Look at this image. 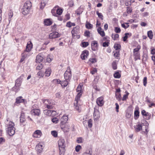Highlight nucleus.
Here are the masks:
<instances>
[{"label":"nucleus","mask_w":155,"mask_h":155,"mask_svg":"<svg viewBox=\"0 0 155 155\" xmlns=\"http://www.w3.org/2000/svg\"><path fill=\"white\" fill-rule=\"evenodd\" d=\"M82 85L79 84L77 88V91L78 92L75 97V101L74 103V105L75 108L76 110L78 112H80L81 111L80 106L81 105V101L80 100V98L81 97L82 91Z\"/></svg>","instance_id":"f257e3e1"},{"label":"nucleus","mask_w":155,"mask_h":155,"mask_svg":"<svg viewBox=\"0 0 155 155\" xmlns=\"http://www.w3.org/2000/svg\"><path fill=\"white\" fill-rule=\"evenodd\" d=\"M6 127H7V131L10 136L13 135L15 133V128L14 127V123L12 121H9L8 119H7L5 121Z\"/></svg>","instance_id":"f03ea898"},{"label":"nucleus","mask_w":155,"mask_h":155,"mask_svg":"<svg viewBox=\"0 0 155 155\" xmlns=\"http://www.w3.org/2000/svg\"><path fill=\"white\" fill-rule=\"evenodd\" d=\"M60 155H64L65 151V142L63 139H61L58 142Z\"/></svg>","instance_id":"7ed1b4c3"},{"label":"nucleus","mask_w":155,"mask_h":155,"mask_svg":"<svg viewBox=\"0 0 155 155\" xmlns=\"http://www.w3.org/2000/svg\"><path fill=\"white\" fill-rule=\"evenodd\" d=\"M64 76L65 80L69 81L71 79V73L70 67H68L67 70L64 73Z\"/></svg>","instance_id":"20e7f679"},{"label":"nucleus","mask_w":155,"mask_h":155,"mask_svg":"<svg viewBox=\"0 0 155 155\" xmlns=\"http://www.w3.org/2000/svg\"><path fill=\"white\" fill-rule=\"evenodd\" d=\"M79 33V27L78 26H76L71 31V33L72 37L74 38L76 36L78 38H79L80 37V35H78V34Z\"/></svg>","instance_id":"39448f33"},{"label":"nucleus","mask_w":155,"mask_h":155,"mask_svg":"<svg viewBox=\"0 0 155 155\" xmlns=\"http://www.w3.org/2000/svg\"><path fill=\"white\" fill-rule=\"evenodd\" d=\"M94 120H97L100 117V113L95 108H94Z\"/></svg>","instance_id":"423d86ee"},{"label":"nucleus","mask_w":155,"mask_h":155,"mask_svg":"<svg viewBox=\"0 0 155 155\" xmlns=\"http://www.w3.org/2000/svg\"><path fill=\"white\" fill-rule=\"evenodd\" d=\"M23 76H21L19 78H18L15 81V87H17L18 89L19 88L20 86H21V83L22 82V80L23 79Z\"/></svg>","instance_id":"0eeeda50"},{"label":"nucleus","mask_w":155,"mask_h":155,"mask_svg":"<svg viewBox=\"0 0 155 155\" xmlns=\"http://www.w3.org/2000/svg\"><path fill=\"white\" fill-rule=\"evenodd\" d=\"M98 43L97 41H94L92 42L91 44V48L93 51H96L98 50Z\"/></svg>","instance_id":"6e6552de"},{"label":"nucleus","mask_w":155,"mask_h":155,"mask_svg":"<svg viewBox=\"0 0 155 155\" xmlns=\"http://www.w3.org/2000/svg\"><path fill=\"white\" fill-rule=\"evenodd\" d=\"M25 114L23 111H22L21 112V115L20 117V122L21 124H22L23 126L25 125Z\"/></svg>","instance_id":"1a4fd4ad"},{"label":"nucleus","mask_w":155,"mask_h":155,"mask_svg":"<svg viewBox=\"0 0 155 155\" xmlns=\"http://www.w3.org/2000/svg\"><path fill=\"white\" fill-rule=\"evenodd\" d=\"M104 98L102 97H101L98 98L96 100V103L98 106L101 107L104 104Z\"/></svg>","instance_id":"9d476101"},{"label":"nucleus","mask_w":155,"mask_h":155,"mask_svg":"<svg viewBox=\"0 0 155 155\" xmlns=\"http://www.w3.org/2000/svg\"><path fill=\"white\" fill-rule=\"evenodd\" d=\"M43 147H44L42 144L41 143H38L36 145L35 147L37 153H41L43 150Z\"/></svg>","instance_id":"9b49d317"},{"label":"nucleus","mask_w":155,"mask_h":155,"mask_svg":"<svg viewBox=\"0 0 155 155\" xmlns=\"http://www.w3.org/2000/svg\"><path fill=\"white\" fill-rule=\"evenodd\" d=\"M60 36V35L58 32H55L51 33L49 35V38L50 39H53Z\"/></svg>","instance_id":"f8f14e48"},{"label":"nucleus","mask_w":155,"mask_h":155,"mask_svg":"<svg viewBox=\"0 0 155 155\" xmlns=\"http://www.w3.org/2000/svg\"><path fill=\"white\" fill-rule=\"evenodd\" d=\"M89 54V52L88 51L85 50L84 51L81 55V57L82 60H84L87 58Z\"/></svg>","instance_id":"ddd939ff"},{"label":"nucleus","mask_w":155,"mask_h":155,"mask_svg":"<svg viewBox=\"0 0 155 155\" xmlns=\"http://www.w3.org/2000/svg\"><path fill=\"white\" fill-rule=\"evenodd\" d=\"M31 113L32 115L38 116L40 114V110L38 109H34L31 110Z\"/></svg>","instance_id":"4468645a"},{"label":"nucleus","mask_w":155,"mask_h":155,"mask_svg":"<svg viewBox=\"0 0 155 155\" xmlns=\"http://www.w3.org/2000/svg\"><path fill=\"white\" fill-rule=\"evenodd\" d=\"M42 133L41 130H36L33 133V136L34 137L39 138L42 135Z\"/></svg>","instance_id":"2eb2a0df"},{"label":"nucleus","mask_w":155,"mask_h":155,"mask_svg":"<svg viewBox=\"0 0 155 155\" xmlns=\"http://www.w3.org/2000/svg\"><path fill=\"white\" fill-rule=\"evenodd\" d=\"M67 116L63 115L60 119L61 124V125H63L66 123L68 120Z\"/></svg>","instance_id":"dca6fc26"},{"label":"nucleus","mask_w":155,"mask_h":155,"mask_svg":"<svg viewBox=\"0 0 155 155\" xmlns=\"http://www.w3.org/2000/svg\"><path fill=\"white\" fill-rule=\"evenodd\" d=\"M30 51H28L27 50H25L23 53L21 54V55H23L25 58H28L29 57L31 54L30 52Z\"/></svg>","instance_id":"f3484780"},{"label":"nucleus","mask_w":155,"mask_h":155,"mask_svg":"<svg viewBox=\"0 0 155 155\" xmlns=\"http://www.w3.org/2000/svg\"><path fill=\"white\" fill-rule=\"evenodd\" d=\"M32 43L31 41L28 42L26 46V49L25 50L28 51H31L32 48Z\"/></svg>","instance_id":"a211bd4d"},{"label":"nucleus","mask_w":155,"mask_h":155,"mask_svg":"<svg viewBox=\"0 0 155 155\" xmlns=\"http://www.w3.org/2000/svg\"><path fill=\"white\" fill-rule=\"evenodd\" d=\"M31 6V3L29 1H27L24 4L23 8H30Z\"/></svg>","instance_id":"6ab92c4d"},{"label":"nucleus","mask_w":155,"mask_h":155,"mask_svg":"<svg viewBox=\"0 0 155 155\" xmlns=\"http://www.w3.org/2000/svg\"><path fill=\"white\" fill-rule=\"evenodd\" d=\"M30 9V8L23 7L22 10V14L25 15H27L29 13Z\"/></svg>","instance_id":"aec40b11"},{"label":"nucleus","mask_w":155,"mask_h":155,"mask_svg":"<svg viewBox=\"0 0 155 155\" xmlns=\"http://www.w3.org/2000/svg\"><path fill=\"white\" fill-rule=\"evenodd\" d=\"M43 57L41 55V54L38 55L36 57V61L37 63H39L42 62L43 60Z\"/></svg>","instance_id":"412c9836"},{"label":"nucleus","mask_w":155,"mask_h":155,"mask_svg":"<svg viewBox=\"0 0 155 155\" xmlns=\"http://www.w3.org/2000/svg\"><path fill=\"white\" fill-rule=\"evenodd\" d=\"M141 113L143 115L147 116V119L149 120L151 117V115L148 112H146L144 110H143L141 111Z\"/></svg>","instance_id":"4be33fe9"},{"label":"nucleus","mask_w":155,"mask_h":155,"mask_svg":"<svg viewBox=\"0 0 155 155\" xmlns=\"http://www.w3.org/2000/svg\"><path fill=\"white\" fill-rule=\"evenodd\" d=\"M22 97L21 96H20L16 98V103L17 104H19L23 102L25 100L22 99Z\"/></svg>","instance_id":"5701e85b"},{"label":"nucleus","mask_w":155,"mask_h":155,"mask_svg":"<svg viewBox=\"0 0 155 155\" xmlns=\"http://www.w3.org/2000/svg\"><path fill=\"white\" fill-rule=\"evenodd\" d=\"M102 29L101 27H99L97 29L98 33L102 37H104L105 35V33L104 31L101 30Z\"/></svg>","instance_id":"b1692460"},{"label":"nucleus","mask_w":155,"mask_h":155,"mask_svg":"<svg viewBox=\"0 0 155 155\" xmlns=\"http://www.w3.org/2000/svg\"><path fill=\"white\" fill-rule=\"evenodd\" d=\"M45 25L47 26L50 25L52 24V22L49 19H45L44 21Z\"/></svg>","instance_id":"393cba45"},{"label":"nucleus","mask_w":155,"mask_h":155,"mask_svg":"<svg viewBox=\"0 0 155 155\" xmlns=\"http://www.w3.org/2000/svg\"><path fill=\"white\" fill-rule=\"evenodd\" d=\"M51 71L50 68H48L46 69L45 72V76L47 77L49 76L51 74Z\"/></svg>","instance_id":"a878e982"},{"label":"nucleus","mask_w":155,"mask_h":155,"mask_svg":"<svg viewBox=\"0 0 155 155\" xmlns=\"http://www.w3.org/2000/svg\"><path fill=\"white\" fill-rule=\"evenodd\" d=\"M69 81L66 80H65V81H61L60 84H61L62 87H66L69 83L68 82Z\"/></svg>","instance_id":"bb28decb"},{"label":"nucleus","mask_w":155,"mask_h":155,"mask_svg":"<svg viewBox=\"0 0 155 155\" xmlns=\"http://www.w3.org/2000/svg\"><path fill=\"white\" fill-rule=\"evenodd\" d=\"M134 127L136 131L139 132L142 129V126L141 124H139L136 126V127Z\"/></svg>","instance_id":"cd10ccee"},{"label":"nucleus","mask_w":155,"mask_h":155,"mask_svg":"<svg viewBox=\"0 0 155 155\" xmlns=\"http://www.w3.org/2000/svg\"><path fill=\"white\" fill-rule=\"evenodd\" d=\"M44 112L45 114L47 116H51L52 115V113L51 112V110H45L44 111Z\"/></svg>","instance_id":"c85d7f7f"},{"label":"nucleus","mask_w":155,"mask_h":155,"mask_svg":"<svg viewBox=\"0 0 155 155\" xmlns=\"http://www.w3.org/2000/svg\"><path fill=\"white\" fill-rule=\"evenodd\" d=\"M134 55L135 56V60L136 61L138 59H140V54L139 53H134Z\"/></svg>","instance_id":"c756f323"},{"label":"nucleus","mask_w":155,"mask_h":155,"mask_svg":"<svg viewBox=\"0 0 155 155\" xmlns=\"http://www.w3.org/2000/svg\"><path fill=\"white\" fill-rule=\"evenodd\" d=\"M148 37L150 39H152L153 38V32L152 31H150L147 32Z\"/></svg>","instance_id":"7c9ffc66"},{"label":"nucleus","mask_w":155,"mask_h":155,"mask_svg":"<svg viewBox=\"0 0 155 155\" xmlns=\"http://www.w3.org/2000/svg\"><path fill=\"white\" fill-rule=\"evenodd\" d=\"M85 122L87 123L88 124V126L90 128H91L92 126V120L91 119H90L88 121Z\"/></svg>","instance_id":"2f4dec72"},{"label":"nucleus","mask_w":155,"mask_h":155,"mask_svg":"<svg viewBox=\"0 0 155 155\" xmlns=\"http://www.w3.org/2000/svg\"><path fill=\"white\" fill-rule=\"evenodd\" d=\"M115 78H119L120 77L121 75L118 72H116L114 74Z\"/></svg>","instance_id":"473e14b6"},{"label":"nucleus","mask_w":155,"mask_h":155,"mask_svg":"<svg viewBox=\"0 0 155 155\" xmlns=\"http://www.w3.org/2000/svg\"><path fill=\"white\" fill-rule=\"evenodd\" d=\"M92 27L93 25L92 24L89 22H86V27L88 29H91L92 28Z\"/></svg>","instance_id":"72a5a7b5"},{"label":"nucleus","mask_w":155,"mask_h":155,"mask_svg":"<svg viewBox=\"0 0 155 155\" xmlns=\"http://www.w3.org/2000/svg\"><path fill=\"white\" fill-rule=\"evenodd\" d=\"M9 18H8V21H9V24L10 21H11V18L13 17V13L12 12H10L8 13V14Z\"/></svg>","instance_id":"f704fd0d"},{"label":"nucleus","mask_w":155,"mask_h":155,"mask_svg":"<svg viewBox=\"0 0 155 155\" xmlns=\"http://www.w3.org/2000/svg\"><path fill=\"white\" fill-rule=\"evenodd\" d=\"M43 102L45 104L46 106L47 105V104H48V105L52 103L50 101L47 100H44L43 101Z\"/></svg>","instance_id":"c9c22d12"},{"label":"nucleus","mask_w":155,"mask_h":155,"mask_svg":"<svg viewBox=\"0 0 155 155\" xmlns=\"http://www.w3.org/2000/svg\"><path fill=\"white\" fill-rule=\"evenodd\" d=\"M63 12V10L61 9L58 8L56 10V14L57 15H61Z\"/></svg>","instance_id":"e433bc0d"},{"label":"nucleus","mask_w":155,"mask_h":155,"mask_svg":"<svg viewBox=\"0 0 155 155\" xmlns=\"http://www.w3.org/2000/svg\"><path fill=\"white\" fill-rule=\"evenodd\" d=\"M43 66L42 64H39L36 67V70H40L43 68Z\"/></svg>","instance_id":"4c0bfd02"},{"label":"nucleus","mask_w":155,"mask_h":155,"mask_svg":"<svg viewBox=\"0 0 155 155\" xmlns=\"http://www.w3.org/2000/svg\"><path fill=\"white\" fill-rule=\"evenodd\" d=\"M114 47L115 50H118L120 49L121 46L120 44L115 43L114 44Z\"/></svg>","instance_id":"58836bf2"},{"label":"nucleus","mask_w":155,"mask_h":155,"mask_svg":"<svg viewBox=\"0 0 155 155\" xmlns=\"http://www.w3.org/2000/svg\"><path fill=\"white\" fill-rule=\"evenodd\" d=\"M56 7H54L52 10L51 11V12L52 13L53 15L55 16H57V15L56 13H55V11L56 10Z\"/></svg>","instance_id":"ea45409f"},{"label":"nucleus","mask_w":155,"mask_h":155,"mask_svg":"<svg viewBox=\"0 0 155 155\" xmlns=\"http://www.w3.org/2000/svg\"><path fill=\"white\" fill-rule=\"evenodd\" d=\"M51 134L54 137H56L58 136V133L55 130L52 131L51 132Z\"/></svg>","instance_id":"a19ab883"},{"label":"nucleus","mask_w":155,"mask_h":155,"mask_svg":"<svg viewBox=\"0 0 155 155\" xmlns=\"http://www.w3.org/2000/svg\"><path fill=\"white\" fill-rule=\"evenodd\" d=\"M90 32L88 31H86L84 32V35L87 37H90Z\"/></svg>","instance_id":"79ce46f5"},{"label":"nucleus","mask_w":155,"mask_h":155,"mask_svg":"<svg viewBox=\"0 0 155 155\" xmlns=\"http://www.w3.org/2000/svg\"><path fill=\"white\" fill-rule=\"evenodd\" d=\"M96 13L99 18H100L102 20L103 19V16L101 13H99V12L97 11L96 12Z\"/></svg>","instance_id":"37998d69"},{"label":"nucleus","mask_w":155,"mask_h":155,"mask_svg":"<svg viewBox=\"0 0 155 155\" xmlns=\"http://www.w3.org/2000/svg\"><path fill=\"white\" fill-rule=\"evenodd\" d=\"M93 88L95 90L96 92L99 91H100L99 88H98L97 85L94 84H93Z\"/></svg>","instance_id":"c03bdc74"},{"label":"nucleus","mask_w":155,"mask_h":155,"mask_svg":"<svg viewBox=\"0 0 155 155\" xmlns=\"http://www.w3.org/2000/svg\"><path fill=\"white\" fill-rule=\"evenodd\" d=\"M82 46L83 47H86L89 45V43L87 42H82Z\"/></svg>","instance_id":"a18cd8bd"},{"label":"nucleus","mask_w":155,"mask_h":155,"mask_svg":"<svg viewBox=\"0 0 155 155\" xmlns=\"http://www.w3.org/2000/svg\"><path fill=\"white\" fill-rule=\"evenodd\" d=\"M140 46H138L137 47L135 48L134 49L133 52L134 53H138V51L140 49Z\"/></svg>","instance_id":"49530a36"},{"label":"nucleus","mask_w":155,"mask_h":155,"mask_svg":"<svg viewBox=\"0 0 155 155\" xmlns=\"http://www.w3.org/2000/svg\"><path fill=\"white\" fill-rule=\"evenodd\" d=\"M55 124H56L58 122V119L56 117H54L52 118L51 120Z\"/></svg>","instance_id":"de8ad7c7"},{"label":"nucleus","mask_w":155,"mask_h":155,"mask_svg":"<svg viewBox=\"0 0 155 155\" xmlns=\"http://www.w3.org/2000/svg\"><path fill=\"white\" fill-rule=\"evenodd\" d=\"M139 110H135L134 114L135 116L136 117H139Z\"/></svg>","instance_id":"09e8293b"},{"label":"nucleus","mask_w":155,"mask_h":155,"mask_svg":"<svg viewBox=\"0 0 155 155\" xmlns=\"http://www.w3.org/2000/svg\"><path fill=\"white\" fill-rule=\"evenodd\" d=\"M81 148V147L80 145H77L75 147V150L76 152H78Z\"/></svg>","instance_id":"8fccbe9b"},{"label":"nucleus","mask_w":155,"mask_h":155,"mask_svg":"<svg viewBox=\"0 0 155 155\" xmlns=\"http://www.w3.org/2000/svg\"><path fill=\"white\" fill-rule=\"evenodd\" d=\"M114 31L117 33H119L121 31V30L120 28L117 27H116L115 28Z\"/></svg>","instance_id":"3c124183"},{"label":"nucleus","mask_w":155,"mask_h":155,"mask_svg":"<svg viewBox=\"0 0 155 155\" xmlns=\"http://www.w3.org/2000/svg\"><path fill=\"white\" fill-rule=\"evenodd\" d=\"M89 61L92 63L93 64L97 61V60L96 58H90L89 59Z\"/></svg>","instance_id":"603ef678"},{"label":"nucleus","mask_w":155,"mask_h":155,"mask_svg":"<svg viewBox=\"0 0 155 155\" xmlns=\"http://www.w3.org/2000/svg\"><path fill=\"white\" fill-rule=\"evenodd\" d=\"M112 67L114 70H116L117 69V65L116 63L113 62L112 63Z\"/></svg>","instance_id":"864d4df0"},{"label":"nucleus","mask_w":155,"mask_h":155,"mask_svg":"<svg viewBox=\"0 0 155 155\" xmlns=\"http://www.w3.org/2000/svg\"><path fill=\"white\" fill-rule=\"evenodd\" d=\"M129 35V33H126L125 34V36L123 37V41H125L127 39V38L128 37L127 36L128 35Z\"/></svg>","instance_id":"5fc2aeb1"},{"label":"nucleus","mask_w":155,"mask_h":155,"mask_svg":"<svg viewBox=\"0 0 155 155\" xmlns=\"http://www.w3.org/2000/svg\"><path fill=\"white\" fill-rule=\"evenodd\" d=\"M131 116V113L127 111L126 113V117L127 118H130Z\"/></svg>","instance_id":"6e6d98bb"},{"label":"nucleus","mask_w":155,"mask_h":155,"mask_svg":"<svg viewBox=\"0 0 155 155\" xmlns=\"http://www.w3.org/2000/svg\"><path fill=\"white\" fill-rule=\"evenodd\" d=\"M84 153H87L88 154H90L91 155H92V152L91 149H90L88 150H87L86 152Z\"/></svg>","instance_id":"4d7b16f0"},{"label":"nucleus","mask_w":155,"mask_h":155,"mask_svg":"<svg viewBox=\"0 0 155 155\" xmlns=\"http://www.w3.org/2000/svg\"><path fill=\"white\" fill-rule=\"evenodd\" d=\"M143 83L144 86H146L147 84V78L144 77L143 79Z\"/></svg>","instance_id":"13d9d810"},{"label":"nucleus","mask_w":155,"mask_h":155,"mask_svg":"<svg viewBox=\"0 0 155 155\" xmlns=\"http://www.w3.org/2000/svg\"><path fill=\"white\" fill-rule=\"evenodd\" d=\"M82 138L81 137H78L77 140V142L78 143H81L82 142Z\"/></svg>","instance_id":"bf43d9fd"},{"label":"nucleus","mask_w":155,"mask_h":155,"mask_svg":"<svg viewBox=\"0 0 155 155\" xmlns=\"http://www.w3.org/2000/svg\"><path fill=\"white\" fill-rule=\"evenodd\" d=\"M47 104V106H46V107L48 109H52L53 107V106H52V104L51 103V104H48H48Z\"/></svg>","instance_id":"052dcab7"},{"label":"nucleus","mask_w":155,"mask_h":155,"mask_svg":"<svg viewBox=\"0 0 155 155\" xmlns=\"http://www.w3.org/2000/svg\"><path fill=\"white\" fill-rule=\"evenodd\" d=\"M116 96L117 98V99L119 101H120L121 100V96L120 94H118V95H117V94H116Z\"/></svg>","instance_id":"680f3d73"},{"label":"nucleus","mask_w":155,"mask_h":155,"mask_svg":"<svg viewBox=\"0 0 155 155\" xmlns=\"http://www.w3.org/2000/svg\"><path fill=\"white\" fill-rule=\"evenodd\" d=\"M37 75L40 77H42L44 76V74L40 71L37 73Z\"/></svg>","instance_id":"e2e57ef3"},{"label":"nucleus","mask_w":155,"mask_h":155,"mask_svg":"<svg viewBox=\"0 0 155 155\" xmlns=\"http://www.w3.org/2000/svg\"><path fill=\"white\" fill-rule=\"evenodd\" d=\"M128 95V93H127V94H124L122 98V101H124L126 100V99L127 98Z\"/></svg>","instance_id":"0e129e2a"},{"label":"nucleus","mask_w":155,"mask_h":155,"mask_svg":"<svg viewBox=\"0 0 155 155\" xmlns=\"http://www.w3.org/2000/svg\"><path fill=\"white\" fill-rule=\"evenodd\" d=\"M53 82L54 83H55L56 82V83L57 84H60L61 83V81L59 79H55L53 81Z\"/></svg>","instance_id":"69168bd1"},{"label":"nucleus","mask_w":155,"mask_h":155,"mask_svg":"<svg viewBox=\"0 0 155 155\" xmlns=\"http://www.w3.org/2000/svg\"><path fill=\"white\" fill-rule=\"evenodd\" d=\"M109 42H104L103 43V46L104 47H107L109 46Z\"/></svg>","instance_id":"338daca9"},{"label":"nucleus","mask_w":155,"mask_h":155,"mask_svg":"<svg viewBox=\"0 0 155 155\" xmlns=\"http://www.w3.org/2000/svg\"><path fill=\"white\" fill-rule=\"evenodd\" d=\"M127 12L128 13H131L132 12V10L131 8L129 7H127Z\"/></svg>","instance_id":"774afa93"}]
</instances>
